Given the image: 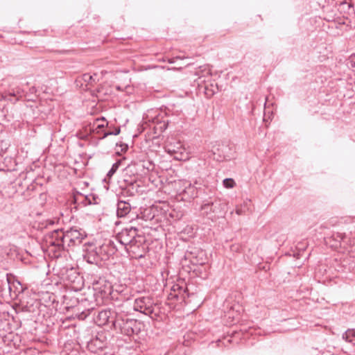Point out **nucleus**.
Here are the masks:
<instances>
[{
	"label": "nucleus",
	"instance_id": "26",
	"mask_svg": "<svg viewBox=\"0 0 355 355\" xmlns=\"http://www.w3.org/2000/svg\"><path fill=\"white\" fill-rule=\"evenodd\" d=\"M215 159H216L218 161H223L224 159H226V158L224 157H215Z\"/></svg>",
	"mask_w": 355,
	"mask_h": 355
},
{
	"label": "nucleus",
	"instance_id": "5",
	"mask_svg": "<svg viewBox=\"0 0 355 355\" xmlns=\"http://www.w3.org/2000/svg\"><path fill=\"white\" fill-rule=\"evenodd\" d=\"M64 232L66 248L80 244L82 240L85 237V232L76 227H71Z\"/></svg>",
	"mask_w": 355,
	"mask_h": 355
},
{
	"label": "nucleus",
	"instance_id": "4",
	"mask_svg": "<svg viewBox=\"0 0 355 355\" xmlns=\"http://www.w3.org/2000/svg\"><path fill=\"white\" fill-rule=\"evenodd\" d=\"M64 232L62 230H55L48 234L46 237V242L50 246H54L58 249L66 248L65 238H64Z\"/></svg>",
	"mask_w": 355,
	"mask_h": 355
},
{
	"label": "nucleus",
	"instance_id": "25",
	"mask_svg": "<svg viewBox=\"0 0 355 355\" xmlns=\"http://www.w3.org/2000/svg\"><path fill=\"white\" fill-rule=\"evenodd\" d=\"M105 125L103 123H98L97 124V128H104Z\"/></svg>",
	"mask_w": 355,
	"mask_h": 355
},
{
	"label": "nucleus",
	"instance_id": "15",
	"mask_svg": "<svg viewBox=\"0 0 355 355\" xmlns=\"http://www.w3.org/2000/svg\"><path fill=\"white\" fill-rule=\"evenodd\" d=\"M11 287H15V290H12V299H14L17 297L19 294L21 293L24 291V287L21 285V284L17 280L13 281L12 283H11Z\"/></svg>",
	"mask_w": 355,
	"mask_h": 355
},
{
	"label": "nucleus",
	"instance_id": "9",
	"mask_svg": "<svg viewBox=\"0 0 355 355\" xmlns=\"http://www.w3.org/2000/svg\"><path fill=\"white\" fill-rule=\"evenodd\" d=\"M211 204L215 220L217 218L225 216L227 211V203L225 200L215 199L214 201H211Z\"/></svg>",
	"mask_w": 355,
	"mask_h": 355
},
{
	"label": "nucleus",
	"instance_id": "14",
	"mask_svg": "<svg viewBox=\"0 0 355 355\" xmlns=\"http://www.w3.org/2000/svg\"><path fill=\"white\" fill-rule=\"evenodd\" d=\"M200 209L203 215L206 216L208 218L211 219V220H215V216H214V214L212 212L211 201L204 202L201 205Z\"/></svg>",
	"mask_w": 355,
	"mask_h": 355
},
{
	"label": "nucleus",
	"instance_id": "6",
	"mask_svg": "<svg viewBox=\"0 0 355 355\" xmlns=\"http://www.w3.org/2000/svg\"><path fill=\"white\" fill-rule=\"evenodd\" d=\"M112 322L115 329H119L123 334L126 335H130L134 332L133 326L136 323L135 320L129 318L124 320L119 315H116Z\"/></svg>",
	"mask_w": 355,
	"mask_h": 355
},
{
	"label": "nucleus",
	"instance_id": "18",
	"mask_svg": "<svg viewBox=\"0 0 355 355\" xmlns=\"http://www.w3.org/2000/svg\"><path fill=\"white\" fill-rule=\"evenodd\" d=\"M177 145L178 146L175 148V146H172L171 144H168L166 148V150L171 155L176 153L179 152V150L181 148V145L180 143H177Z\"/></svg>",
	"mask_w": 355,
	"mask_h": 355
},
{
	"label": "nucleus",
	"instance_id": "17",
	"mask_svg": "<svg viewBox=\"0 0 355 355\" xmlns=\"http://www.w3.org/2000/svg\"><path fill=\"white\" fill-rule=\"evenodd\" d=\"M121 164V160H119V161L116 162L114 164H113L112 168L108 171L107 176L108 178H111L118 170Z\"/></svg>",
	"mask_w": 355,
	"mask_h": 355
},
{
	"label": "nucleus",
	"instance_id": "21",
	"mask_svg": "<svg viewBox=\"0 0 355 355\" xmlns=\"http://www.w3.org/2000/svg\"><path fill=\"white\" fill-rule=\"evenodd\" d=\"M333 236L334 237V239L336 240H337V239L343 240L344 235L342 233H336V234H334Z\"/></svg>",
	"mask_w": 355,
	"mask_h": 355
},
{
	"label": "nucleus",
	"instance_id": "11",
	"mask_svg": "<svg viewBox=\"0 0 355 355\" xmlns=\"http://www.w3.org/2000/svg\"><path fill=\"white\" fill-rule=\"evenodd\" d=\"M131 210V205L128 202L119 200L116 207V214L118 217L125 216Z\"/></svg>",
	"mask_w": 355,
	"mask_h": 355
},
{
	"label": "nucleus",
	"instance_id": "27",
	"mask_svg": "<svg viewBox=\"0 0 355 355\" xmlns=\"http://www.w3.org/2000/svg\"><path fill=\"white\" fill-rule=\"evenodd\" d=\"M104 119H105L104 118H102L101 119H97L96 121L99 122L100 121H104Z\"/></svg>",
	"mask_w": 355,
	"mask_h": 355
},
{
	"label": "nucleus",
	"instance_id": "1",
	"mask_svg": "<svg viewBox=\"0 0 355 355\" xmlns=\"http://www.w3.org/2000/svg\"><path fill=\"white\" fill-rule=\"evenodd\" d=\"M61 279L67 286L75 291L81 290L84 285L83 277L73 268L62 271Z\"/></svg>",
	"mask_w": 355,
	"mask_h": 355
},
{
	"label": "nucleus",
	"instance_id": "19",
	"mask_svg": "<svg viewBox=\"0 0 355 355\" xmlns=\"http://www.w3.org/2000/svg\"><path fill=\"white\" fill-rule=\"evenodd\" d=\"M223 183V186L227 189H232L235 186V182L232 178H225Z\"/></svg>",
	"mask_w": 355,
	"mask_h": 355
},
{
	"label": "nucleus",
	"instance_id": "7",
	"mask_svg": "<svg viewBox=\"0 0 355 355\" xmlns=\"http://www.w3.org/2000/svg\"><path fill=\"white\" fill-rule=\"evenodd\" d=\"M12 299V287H11V278L8 274L0 280V300L5 301Z\"/></svg>",
	"mask_w": 355,
	"mask_h": 355
},
{
	"label": "nucleus",
	"instance_id": "12",
	"mask_svg": "<svg viewBox=\"0 0 355 355\" xmlns=\"http://www.w3.org/2000/svg\"><path fill=\"white\" fill-rule=\"evenodd\" d=\"M98 254L95 248H92L87 251L84 258L88 263L98 265L101 261Z\"/></svg>",
	"mask_w": 355,
	"mask_h": 355
},
{
	"label": "nucleus",
	"instance_id": "20",
	"mask_svg": "<svg viewBox=\"0 0 355 355\" xmlns=\"http://www.w3.org/2000/svg\"><path fill=\"white\" fill-rule=\"evenodd\" d=\"M120 133V128H116L114 131L112 132H107L104 134L103 138L106 137L108 135H118Z\"/></svg>",
	"mask_w": 355,
	"mask_h": 355
},
{
	"label": "nucleus",
	"instance_id": "23",
	"mask_svg": "<svg viewBox=\"0 0 355 355\" xmlns=\"http://www.w3.org/2000/svg\"><path fill=\"white\" fill-rule=\"evenodd\" d=\"M236 213L238 214V215H241L243 214V211L241 208H237L236 209Z\"/></svg>",
	"mask_w": 355,
	"mask_h": 355
},
{
	"label": "nucleus",
	"instance_id": "2",
	"mask_svg": "<svg viewBox=\"0 0 355 355\" xmlns=\"http://www.w3.org/2000/svg\"><path fill=\"white\" fill-rule=\"evenodd\" d=\"M138 230L136 227H130L122 230L116 235L118 241L125 245L136 246L138 245L137 238L139 237L137 234Z\"/></svg>",
	"mask_w": 355,
	"mask_h": 355
},
{
	"label": "nucleus",
	"instance_id": "8",
	"mask_svg": "<svg viewBox=\"0 0 355 355\" xmlns=\"http://www.w3.org/2000/svg\"><path fill=\"white\" fill-rule=\"evenodd\" d=\"M106 345V338L104 334L101 333L98 334L94 338H92L88 342L87 348L90 352L97 353L98 350H101L105 347Z\"/></svg>",
	"mask_w": 355,
	"mask_h": 355
},
{
	"label": "nucleus",
	"instance_id": "3",
	"mask_svg": "<svg viewBox=\"0 0 355 355\" xmlns=\"http://www.w3.org/2000/svg\"><path fill=\"white\" fill-rule=\"evenodd\" d=\"M155 302L150 296L139 297L135 300L133 309L145 315H149L154 312Z\"/></svg>",
	"mask_w": 355,
	"mask_h": 355
},
{
	"label": "nucleus",
	"instance_id": "16",
	"mask_svg": "<svg viewBox=\"0 0 355 355\" xmlns=\"http://www.w3.org/2000/svg\"><path fill=\"white\" fill-rule=\"evenodd\" d=\"M83 79L84 82H85L87 85H93L98 80V79L97 78V75L96 73H94L93 75L85 73L83 76Z\"/></svg>",
	"mask_w": 355,
	"mask_h": 355
},
{
	"label": "nucleus",
	"instance_id": "22",
	"mask_svg": "<svg viewBox=\"0 0 355 355\" xmlns=\"http://www.w3.org/2000/svg\"><path fill=\"white\" fill-rule=\"evenodd\" d=\"M10 94H11V95H12V96H19V97H21V96H22V94H21V92H20L19 90H17V91L16 92V93H15V92H13V93H11Z\"/></svg>",
	"mask_w": 355,
	"mask_h": 355
},
{
	"label": "nucleus",
	"instance_id": "10",
	"mask_svg": "<svg viewBox=\"0 0 355 355\" xmlns=\"http://www.w3.org/2000/svg\"><path fill=\"white\" fill-rule=\"evenodd\" d=\"M110 245V242L109 243H103L98 247H95L101 261L107 260L114 253V249Z\"/></svg>",
	"mask_w": 355,
	"mask_h": 355
},
{
	"label": "nucleus",
	"instance_id": "13",
	"mask_svg": "<svg viewBox=\"0 0 355 355\" xmlns=\"http://www.w3.org/2000/svg\"><path fill=\"white\" fill-rule=\"evenodd\" d=\"M112 317V312L109 309L100 311L96 318L98 325L103 326L107 324L110 322Z\"/></svg>",
	"mask_w": 355,
	"mask_h": 355
},
{
	"label": "nucleus",
	"instance_id": "24",
	"mask_svg": "<svg viewBox=\"0 0 355 355\" xmlns=\"http://www.w3.org/2000/svg\"><path fill=\"white\" fill-rule=\"evenodd\" d=\"M36 88L35 87H32L31 89H30V92L33 94V93H35L36 92Z\"/></svg>",
	"mask_w": 355,
	"mask_h": 355
}]
</instances>
